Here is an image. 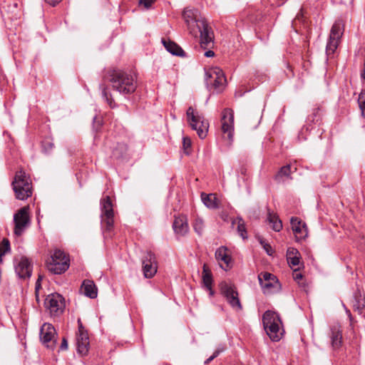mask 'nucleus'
<instances>
[{"instance_id": "obj_1", "label": "nucleus", "mask_w": 365, "mask_h": 365, "mask_svg": "<svg viewBox=\"0 0 365 365\" xmlns=\"http://www.w3.org/2000/svg\"><path fill=\"white\" fill-rule=\"evenodd\" d=\"M182 17L192 35L200 33V43L203 49L210 48L213 45L214 33L212 28L204 19L199 18L198 10L186 8L182 12Z\"/></svg>"}, {"instance_id": "obj_2", "label": "nucleus", "mask_w": 365, "mask_h": 365, "mask_svg": "<svg viewBox=\"0 0 365 365\" xmlns=\"http://www.w3.org/2000/svg\"><path fill=\"white\" fill-rule=\"evenodd\" d=\"M108 81L114 90L123 95L133 93L136 88L134 78L120 70H113L108 74Z\"/></svg>"}, {"instance_id": "obj_3", "label": "nucleus", "mask_w": 365, "mask_h": 365, "mask_svg": "<svg viewBox=\"0 0 365 365\" xmlns=\"http://www.w3.org/2000/svg\"><path fill=\"white\" fill-rule=\"evenodd\" d=\"M262 323L269 338L274 341H279L283 334V329L279 315L275 312L266 311L262 317Z\"/></svg>"}, {"instance_id": "obj_4", "label": "nucleus", "mask_w": 365, "mask_h": 365, "mask_svg": "<svg viewBox=\"0 0 365 365\" xmlns=\"http://www.w3.org/2000/svg\"><path fill=\"white\" fill-rule=\"evenodd\" d=\"M13 190L16 197L20 200H26L32 195L31 181L29 175L23 170L16 173L12 182Z\"/></svg>"}, {"instance_id": "obj_5", "label": "nucleus", "mask_w": 365, "mask_h": 365, "mask_svg": "<svg viewBox=\"0 0 365 365\" xmlns=\"http://www.w3.org/2000/svg\"><path fill=\"white\" fill-rule=\"evenodd\" d=\"M187 121L191 128L197 131L200 138L203 139L207 136L209 123L204 117L195 112L192 107H189L186 112Z\"/></svg>"}, {"instance_id": "obj_6", "label": "nucleus", "mask_w": 365, "mask_h": 365, "mask_svg": "<svg viewBox=\"0 0 365 365\" xmlns=\"http://www.w3.org/2000/svg\"><path fill=\"white\" fill-rule=\"evenodd\" d=\"M69 267V259L61 250H56L47 262L48 269L53 274H60Z\"/></svg>"}, {"instance_id": "obj_7", "label": "nucleus", "mask_w": 365, "mask_h": 365, "mask_svg": "<svg viewBox=\"0 0 365 365\" xmlns=\"http://www.w3.org/2000/svg\"><path fill=\"white\" fill-rule=\"evenodd\" d=\"M221 132L224 139L230 143L233 141L234 137V112L231 108H225L221 113Z\"/></svg>"}, {"instance_id": "obj_8", "label": "nucleus", "mask_w": 365, "mask_h": 365, "mask_svg": "<svg viewBox=\"0 0 365 365\" xmlns=\"http://www.w3.org/2000/svg\"><path fill=\"white\" fill-rule=\"evenodd\" d=\"M205 82L207 86L213 88L216 92H221L226 83V78L223 71L219 68L209 70L205 73Z\"/></svg>"}, {"instance_id": "obj_9", "label": "nucleus", "mask_w": 365, "mask_h": 365, "mask_svg": "<svg viewBox=\"0 0 365 365\" xmlns=\"http://www.w3.org/2000/svg\"><path fill=\"white\" fill-rule=\"evenodd\" d=\"M101 225L107 231L111 230L113 226V209L109 196H106L101 201Z\"/></svg>"}, {"instance_id": "obj_10", "label": "nucleus", "mask_w": 365, "mask_h": 365, "mask_svg": "<svg viewBox=\"0 0 365 365\" xmlns=\"http://www.w3.org/2000/svg\"><path fill=\"white\" fill-rule=\"evenodd\" d=\"M222 294L225 297L227 303L236 311L242 309L238 292L234 285L223 282L220 285Z\"/></svg>"}, {"instance_id": "obj_11", "label": "nucleus", "mask_w": 365, "mask_h": 365, "mask_svg": "<svg viewBox=\"0 0 365 365\" xmlns=\"http://www.w3.org/2000/svg\"><path fill=\"white\" fill-rule=\"evenodd\" d=\"M44 304L46 308L52 316H58L65 308L64 299L61 294L57 293L48 294L45 299Z\"/></svg>"}, {"instance_id": "obj_12", "label": "nucleus", "mask_w": 365, "mask_h": 365, "mask_svg": "<svg viewBox=\"0 0 365 365\" xmlns=\"http://www.w3.org/2000/svg\"><path fill=\"white\" fill-rule=\"evenodd\" d=\"M14 222L15 224L14 234L20 236L24 230L29 226L30 220L29 216V207H24L21 208L14 215Z\"/></svg>"}, {"instance_id": "obj_13", "label": "nucleus", "mask_w": 365, "mask_h": 365, "mask_svg": "<svg viewBox=\"0 0 365 365\" xmlns=\"http://www.w3.org/2000/svg\"><path fill=\"white\" fill-rule=\"evenodd\" d=\"M78 331L76 334L77 351L81 355H86L88 351L89 338L87 331L83 326L81 319H78Z\"/></svg>"}, {"instance_id": "obj_14", "label": "nucleus", "mask_w": 365, "mask_h": 365, "mask_svg": "<svg viewBox=\"0 0 365 365\" xmlns=\"http://www.w3.org/2000/svg\"><path fill=\"white\" fill-rule=\"evenodd\" d=\"M56 332L53 326L49 323H44L40 330V338L46 347L53 349L56 344Z\"/></svg>"}, {"instance_id": "obj_15", "label": "nucleus", "mask_w": 365, "mask_h": 365, "mask_svg": "<svg viewBox=\"0 0 365 365\" xmlns=\"http://www.w3.org/2000/svg\"><path fill=\"white\" fill-rule=\"evenodd\" d=\"M143 269L146 278L153 277L157 272L155 257L151 252H147L143 257Z\"/></svg>"}, {"instance_id": "obj_16", "label": "nucleus", "mask_w": 365, "mask_h": 365, "mask_svg": "<svg viewBox=\"0 0 365 365\" xmlns=\"http://www.w3.org/2000/svg\"><path fill=\"white\" fill-rule=\"evenodd\" d=\"M15 272L21 279L29 278L32 272V267L29 260L26 257L21 258L15 267Z\"/></svg>"}, {"instance_id": "obj_17", "label": "nucleus", "mask_w": 365, "mask_h": 365, "mask_svg": "<svg viewBox=\"0 0 365 365\" xmlns=\"http://www.w3.org/2000/svg\"><path fill=\"white\" fill-rule=\"evenodd\" d=\"M258 279L259 284L264 292H269L275 284L277 283V279L274 275L269 272H262L259 274Z\"/></svg>"}, {"instance_id": "obj_18", "label": "nucleus", "mask_w": 365, "mask_h": 365, "mask_svg": "<svg viewBox=\"0 0 365 365\" xmlns=\"http://www.w3.org/2000/svg\"><path fill=\"white\" fill-rule=\"evenodd\" d=\"M173 228L175 234L180 236L185 235L189 231V226L185 216L175 217L173 224Z\"/></svg>"}, {"instance_id": "obj_19", "label": "nucleus", "mask_w": 365, "mask_h": 365, "mask_svg": "<svg viewBox=\"0 0 365 365\" xmlns=\"http://www.w3.org/2000/svg\"><path fill=\"white\" fill-rule=\"evenodd\" d=\"M215 257L223 269L227 270V268L230 267L232 258L227 254L226 247L223 246L219 247L215 252Z\"/></svg>"}, {"instance_id": "obj_20", "label": "nucleus", "mask_w": 365, "mask_h": 365, "mask_svg": "<svg viewBox=\"0 0 365 365\" xmlns=\"http://www.w3.org/2000/svg\"><path fill=\"white\" fill-rule=\"evenodd\" d=\"M292 229L298 239H302L307 235L306 225L297 217L291 218Z\"/></svg>"}, {"instance_id": "obj_21", "label": "nucleus", "mask_w": 365, "mask_h": 365, "mask_svg": "<svg viewBox=\"0 0 365 365\" xmlns=\"http://www.w3.org/2000/svg\"><path fill=\"white\" fill-rule=\"evenodd\" d=\"M162 43L165 46V49L173 55L178 56H184L185 53L182 48L175 42L170 40H166L163 38Z\"/></svg>"}, {"instance_id": "obj_22", "label": "nucleus", "mask_w": 365, "mask_h": 365, "mask_svg": "<svg viewBox=\"0 0 365 365\" xmlns=\"http://www.w3.org/2000/svg\"><path fill=\"white\" fill-rule=\"evenodd\" d=\"M81 289L84 294L91 299H95L97 297V287L93 281L84 280Z\"/></svg>"}, {"instance_id": "obj_23", "label": "nucleus", "mask_w": 365, "mask_h": 365, "mask_svg": "<svg viewBox=\"0 0 365 365\" xmlns=\"http://www.w3.org/2000/svg\"><path fill=\"white\" fill-rule=\"evenodd\" d=\"M291 173L292 170L290 165L283 166L276 174L274 177L275 180L277 181L278 182H284L287 180H289L292 179Z\"/></svg>"}, {"instance_id": "obj_24", "label": "nucleus", "mask_w": 365, "mask_h": 365, "mask_svg": "<svg viewBox=\"0 0 365 365\" xmlns=\"http://www.w3.org/2000/svg\"><path fill=\"white\" fill-rule=\"evenodd\" d=\"M201 199L204 205L210 209H216L218 207V200L215 194H201Z\"/></svg>"}, {"instance_id": "obj_25", "label": "nucleus", "mask_w": 365, "mask_h": 365, "mask_svg": "<svg viewBox=\"0 0 365 365\" xmlns=\"http://www.w3.org/2000/svg\"><path fill=\"white\" fill-rule=\"evenodd\" d=\"M202 283L207 291H209V294L210 296H212L214 294V292L212 289V274L210 271L207 269L205 264L203 266V271H202Z\"/></svg>"}, {"instance_id": "obj_26", "label": "nucleus", "mask_w": 365, "mask_h": 365, "mask_svg": "<svg viewBox=\"0 0 365 365\" xmlns=\"http://www.w3.org/2000/svg\"><path fill=\"white\" fill-rule=\"evenodd\" d=\"M267 220L269 226L275 232H279L282 230V221L279 219L276 214L268 212Z\"/></svg>"}, {"instance_id": "obj_27", "label": "nucleus", "mask_w": 365, "mask_h": 365, "mask_svg": "<svg viewBox=\"0 0 365 365\" xmlns=\"http://www.w3.org/2000/svg\"><path fill=\"white\" fill-rule=\"evenodd\" d=\"M237 225V230L238 234L242 237V239H247V230L245 227V221L242 217H237V218L232 220V225Z\"/></svg>"}, {"instance_id": "obj_28", "label": "nucleus", "mask_w": 365, "mask_h": 365, "mask_svg": "<svg viewBox=\"0 0 365 365\" xmlns=\"http://www.w3.org/2000/svg\"><path fill=\"white\" fill-rule=\"evenodd\" d=\"M339 41V39L329 36L326 48V52L328 56L332 55L334 53L338 47Z\"/></svg>"}, {"instance_id": "obj_29", "label": "nucleus", "mask_w": 365, "mask_h": 365, "mask_svg": "<svg viewBox=\"0 0 365 365\" xmlns=\"http://www.w3.org/2000/svg\"><path fill=\"white\" fill-rule=\"evenodd\" d=\"M353 307L355 310H357L359 312L365 307V298L362 297L361 294H355Z\"/></svg>"}, {"instance_id": "obj_30", "label": "nucleus", "mask_w": 365, "mask_h": 365, "mask_svg": "<svg viewBox=\"0 0 365 365\" xmlns=\"http://www.w3.org/2000/svg\"><path fill=\"white\" fill-rule=\"evenodd\" d=\"M341 332L334 329L331 330V345L334 349L339 348L341 344Z\"/></svg>"}, {"instance_id": "obj_31", "label": "nucleus", "mask_w": 365, "mask_h": 365, "mask_svg": "<svg viewBox=\"0 0 365 365\" xmlns=\"http://www.w3.org/2000/svg\"><path fill=\"white\" fill-rule=\"evenodd\" d=\"M342 23L340 20L336 21L331 27L329 36L339 39L342 34Z\"/></svg>"}, {"instance_id": "obj_32", "label": "nucleus", "mask_w": 365, "mask_h": 365, "mask_svg": "<svg viewBox=\"0 0 365 365\" xmlns=\"http://www.w3.org/2000/svg\"><path fill=\"white\" fill-rule=\"evenodd\" d=\"M204 227L205 225L203 220L200 217H196L193 222V228L195 232L199 235H201L202 234Z\"/></svg>"}, {"instance_id": "obj_33", "label": "nucleus", "mask_w": 365, "mask_h": 365, "mask_svg": "<svg viewBox=\"0 0 365 365\" xmlns=\"http://www.w3.org/2000/svg\"><path fill=\"white\" fill-rule=\"evenodd\" d=\"M102 97L108 103L110 108L115 107V103L113 100L111 95L108 92L106 88H103Z\"/></svg>"}, {"instance_id": "obj_34", "label": "nucleus", "mask_w": 365, "mask_h": 365, "mask_svg": "<svg viewBox=\"0 0 365 365\" xmlns=\"http://www.w3.org/2000/svg\"><path fill=\"white\" fill-rule=\"evenodd\" d=\"M225 350V346L222 344H220L215 351H214L213 354L210 356L206 361H205V364H208L211 362L214 359H215L217 356H219L220 354L223 352Z\"/></svg>"}, {"instance_id": "obj_35", "label": "nucleus", "mask_w": 365, "mask_h": 365, "mask_svg": "<svg viewBox=\"0 0 365 365\" xmlns=\"http://www.w3.org/2000/svg\"><path fill=\"white\" fill-rule=\"evenodd\" d=\"M288 263L292 267L299 266L300 264V258L299 256H291L287 258Z\"/></svg>"}, {"instance_id": "obj_36", "label": "nucleus", "mask_w": 365, "mask_h": 365, "mask_svg": "<svg viewBox=\"0 0 365 365\" xmlns=\"http://www.w3.org/2000/svg\"><path fill=\"white\" fill-rule=\"evenodd\" d=\"M43 150L45 153H48L53 148V143L49 140H45L42 143Z\"/></svg>"}, {"instance_id": "obj_37", "label": "nucleus", "mask_w": 365, "mask_h": 365, "mask_svg": "<svg viewBox=\"0 0 365 365\" xmlns=\"http://www.w3.org/2000/svg\"><path fill=\"white\" fill-rule=\"evenodd\" d=\"M182 145L184 150L187 152V149H189L191 146V140L188 137H184L182 139Z\"/></svg>"}, {"instance_id": "obj_38", "label": "nucleus", "mask_w": 365, "mask_h": 365, "mask_svg": "<svg viewBox=\"0 0 365 365\" xmlns=\"http://www.w3.org/2000/svg\"><path fill=\"white\" fill-rule=\"evenodd\" d=\"M41 279H42L41 276H39L36 282L35 290H36V298L37 302L39 301L38 292L39 289L41 288L40 281L41 280Z\"/></svg>"}, {"instance_id": "obj_39", "label": "nucleus", "mask_w": 365, "mask_h": 365, "mask_svg": "<svg viewBox=\"0 0 365 365\" xmlns=\"http://www.w3.org/2000/svg\"><path fill=\"white\" fill-rule=\"evenodd\" d=\"M261 244L262 245V246H263L264 250L266 251V252L267 253V255H272V252H273L272 247L269 244L264 242L262 241H261Z\"/></svg>"}, {"instance_id": "obj_40", "label": "nucleus", "mask_w": 365, "mask_h": 365, "mask_svg": "<svg viewBox=\"0 0 365 365\" xmlns=\"http://www.w3.org/2000/svg\"><path fill=\"white\" fill-rule=\"evenodd\" d=\"M155 1V0H140V4L149 9Z\"/></svg>"}, {"instance_id": "obj_41", "label": "nucleus", "mask_w": 365, "mask_h": 365, "mask_svg": "<svg viewBox=\"0 0 365 365\" xmlns=\"http://www.w3.org/2000/svg\"><path fill=\"white\" fill-rule=\"evenodd\" d=\"M299 252L295 248H289L287 253V258L291 256H298Z\"/></svg>"}, {"instance_id": "obj_42", "label": "nucleus", "mask_w": 365, "mask_h": 365, "mask_svg": "<svg viewBox=\"0 0 365 365\" xmlns=\"http://www.w3.org/2000/svg\"><path fill=\"white\" fill-rule=\"evenodd\" d=\"M358 103H365V88L363 89L359 94V98H358Z\"/></svg>"}, {"instance_id": "obj_43", "label": "nucleus", "mask_w": 365, "mask_h": 365, "mask_svg": "<svg viewBox=\"0 0 365 365\" xmlns=\"http://www.w3.org/2000/svg\"><path fill=\"white\" fill-rule=\"evenodd\" d=\"M68 349V341L66 338H63L60 349L61 350H66Z\"/></svg>"}, {"instance_id": "obj_44", "label": "nucleus", "mask_w": 365, "mask_h": 365, "mask_svg": "<svg viewBox=\"0 0 365 365\" xmlns=\"http://www.w3.org/2000/svg\"><path fill=\"white\" fill-rule=\"evenodd\" d=\"M298 269H294V273L293 274V277L295 280H299L302 278V275L301 273L297 272Z\"/></svg>"}, {"instance_id": "obj_45", "label": "nucleus", "mask_w": 365, "mask_h": 365, "mask_svg": "<svg viewBox=\"0 0 365 365\" xmlns=\"http://www.w3.org/2000/svg\"><path fill=\"white\" fill-rule=\"evenodd\" d=\"M48 4L55 6L58 4L61 0H45Z\"/></svg>"}, {"instance_id": "obj_46", "label": "nucleus", "mask_w": 365, "mask_h": 365, "mask_svg": "<svg viewBox=\"0 0 365 365\" xmlns=\"http://www.w3.org/2000/svg\"><path fill=\"white\" fill-rule=\"evenodd\" d=\"M206 57H212L214 56L215 55V53L211 51V50H208L207 51L205 52V54H204Z\"/></svg>"}]
</instances>
